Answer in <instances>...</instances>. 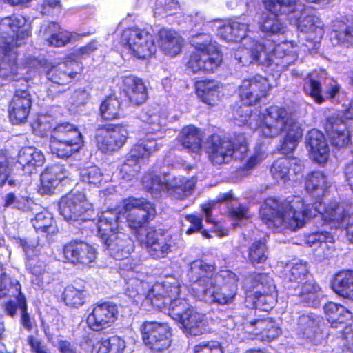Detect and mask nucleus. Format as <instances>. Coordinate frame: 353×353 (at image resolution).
<instances>
[{
  "instance_id": "nucleus-1",
  "label": "nucleus",
  "mask_w": 353,
  "mask_h": 353,
  "mask_svg": "<svg viewBox=\"0 0 353 353\" xmlns=\"http://www.w3.org/2000/svg\"><path fill=\"white\" fill-rule=\"evenodd\" d=\"M321 207L319 204L306 203L299 195H291L283 201L268 197L260 208L259 216L269 228L284 225L293 231L303 227L307 220L319 214L325 222L336 228L343 227L344 221L350 216L343 203Z\"/></svg>"
},
{
  "instance_id": "nucleus-2",
  "label": "nucleus",
  "mask_w": 353,
  "mask_h": 353,
  "mask_svg": "<svg viewBox=\"0 0 353 353\" xmlns=\"http://www.w3.org/2000/svg\"><path fill=\"white\" fill-rule=\"evenodd\" d=\"M31 34L30 24L21 14H12L0 20V77L4 80L18 81L20 68L17 62V47Z\"/></svg>"
},
{
  "instance_id": "nucleus-3",
  "label": "nucleus",
  "mask_w": 353,
  "mask_h": 353,
  "mask_svg": "<svg viewBox=\"0 0 353 353\" xmlns=\"http://www.w3.org/2000/svg\"><path fill=\"white\" fill-rule=\"evenodd\" d=\"M256 130L265 138H273L285 132L280 150L285 154L296 149L303 137L301 127L289 117L287 109L275 105L267 108L265 113L260 115Z\"/></svg>"
},
{
  "instance_id": "nucleus-4",
  "label": "nucleus",
  "mask_w": 353,
  "mask_h": 353,
  "mask_svg": "<svg viewBox=\"0 0 353 353\" xmlns=\"http://www.w3.org/2000/svg\"><path fill=\"white\" fill-rule=\"evenodd\" d=\"M118 214L112 212L103 213L98 219L97 229L110 254L116 259H126L132 250V241L123 232Z\"/></svg>"
},
{
  "instance_id": "nucleus-5",
  "label": "nucleus",
  "mask_w": 353,
  "mask_h": 353,
  "mask_svg": "<svg viewBox=\"0 0 353 353\" xmlns=\"http://www.w3.org/2000/svg\"><path fill=\"white\" fill-rule=\"evenodd\" d=\"M275 290L273 279L268 274L250 272L246 278L245 303L252 309L270 310L275 301Z\"/></svg>"
},
{
  "instance_id": "nucleus-6",
  "label": "nucleus",
  "mask_w": 353,
  "mask_h": 353,
  "mask_svg": "<svg viewBox=\"0 0 353 353\" xmlns=\"http://www.w3.org/2000/svg\"><path fill=\"white\" fill-rule=\"evenodd\" d=\"M83 143L79 129L70 122L59 123L50 132V150L52 154L59 158L67 159L79 152Z\"/></svg>"
},
{
  "instance_id": "nucleus-7",
  "label": "nucleus",
  "mask_w": 353,
  "mask_h": 353,
  "mask_svg": "<svg viewBox=\"0 0 353 353\" xmlns=\"http://www.w3.org/2000/svg\"><path fill=\"white\" fill-rule=\"evenodd\" d=\"M325 319L331 327L338 328L340 325H346L339 336V343L332 353H353V327L347 325L352 320V312L344 305L329 301L323 305Z\"/></svg>"
},
{
  "instance_id": "nucleus-8",
  "label": "nucleus",
  "mask_w": 353,
  "mask_h": 353,
  "mask_svg": "<svg viewBox=\"0 0 353 353\" xmlns=\"http://www.w3.org/2000/svg\"><path fill=\"white\" fill-rule=\"evenodd\" d=\"M295 45L293 41H283L276 43L274 40L264 39L256 41L250 49L252 62L259 65L270 67L274 63H283L282 60L286 57H294Z\"/></svg>"
},
{
  "instance_id": "nucleus-9",
  "label": "nucleus",
  "mask_w": 353,
  "mask_h": 353,
  "mask_svg": "<svg viewBox=\"0 0 353 353\" xmlns=\"http://www.w3.org/2000/svg\"><path fill=\"white\" fill-rule=\"evenodd\" d=\"M59 211L68 222L86 223L90 230L97 225L93 219L94 208L81 192L63 196L59 202Z\"/></svg>"
},
{
  "instance_id": "nucleus-10",
  "label": "nucleus",
  "mask_w": 353,
  "mask_h": 353,
  "mask_svg": "<svg viewBox=\"0 0 353 353\" xmlns=\"http://www.w3.org/2000/svg\"><path fill=\"white\" fill-rule=\"evenodd\" d=\"M142 343L150 353H166L173 342L172 329L167 322L144 321L140 325Z\"/></svg>"
},
{
  "instance_id": "nucleus-11",
  "label": "nucleus",
  "mask_w": 353,
  "mask_h": 353,
  "mask_svg": "<svg viewBox=\"0 0 353 353\" xmlns=\"http://www.w3.org/2000/svg\"><path fill=\"white\" fill-rule=\"evenodd\" d=\"M121 213L125 216L128 226L136 233L157 216L154 203L143 197L132 196L122 199Z\"/></svg>"
},
{
  "instance_id": "nucleus-12",
  "label": "nucleus",
  "mask_w": 353,
  "mask_h": 353,
  "mask_svg": "<svg viewBox=\"0 0 353 353\" xmlns=\"http://www.w3.org/2000/svg\"><path fill=\"white\" fill-rule=\"evenodd\" d=\"M216 276L215 266L202 259L194 261L188 272L190 281L197 286L194 287V289L198 293L209 297L211 303L220 304L221 293L219 288L215 284Z\"/></svg>"
},
{
  "instance_id": "nucleus-13",
  "label": "nucleus",
  "mask_w": 353,
  "mask_h": 353,
  "mask_svg": "<svg viewBox=\"0 0 353 353\" xmlns=\"http://www.w3.org/2000/svg\"><path fill=\"white\" fill-rule=\"evenodd\" d=\"M119 43L132 55L139 59H148L157 51L154 37L146 28H125L121 32Z\"/></svg>"
},
{
  "instance_id": "nucleus-14",
  "label": "nucleus",
  "mask_w": 353,
  "mask_h": 353,
  "mask_svg": "<svg viewBox=\"0 0 353 353\" xmlns=\"http://www.w3.org/2000/svg\"><path fill=\"white\" fill-rule=\"evenodd\" d=\"M299 0H263L265 8L270 12L263 14L259 21V30L265 35L284 34L286 25L279 17L294 12Z\"/></svg>"
},
{
  "instance_id": "nucleus-15",
  "label": "nucleus",
  "mask_w": 353,
  "mask_h": 353,
  "mask_svg": "<svg viewBox=\"0 0 353 353\" xmlns=\"http://www.w3.org/2000/svg\"><path fill=\"white\" fill-rule=\"evenodd\" d=\"M220 50L210 42L196 43L188 57L186 69L196 73H213L221 64Z\"/></svg>"
},
{
  "instance_id": "nucleus-16",
  "label": "nucleus",
  "mask_w": 353,
  "mask_h": 353,
  "mask_svg": "<svg viewBox=\"0 0 353 353\" xmlns=\"http://www.w3.org/2000/svg\"><path fill=\"white\" fill-rule=\"evenodd\" d=\"M95 139L98 149L112 154L121 148L128 138L127 125L123 123H105L97 127Z\"/></svg>"
},
{
  "instance_id": "nucleus-17",
  "label": "nucleus",
  "mask_w": 353,
  "mask_h": 353,
  "mask_svg": "<svg viewBox=\"0 0 353 353\" xmlns=\"http://www.w3.org/2000/svg\"><path fill=\"white\" fill-rule=\"evenodd\" d=\"M323 128L331 146L337 150L349 147L352 144V133L346 126L345 120L340 112L327 116Z\"/></svg>"
},
{
  "instance_id": "nucleus-18",
  "label": "nucleus",
  "mask_w": 353,
  "mask_h": 353,
  "mask_svg": "<svg viewBox=\"0 0 353 353\" xmlns=\"http://www.w3.org/2000/svg\"><path fill=\"white\" fill-rule=\"evenodd\" d=\"M28 85L16 88L8 103V118L13 125H23L28 122L32 108V99Z\"/></svg>"
},
{
  "instance_id": "nucleus-19",
  "label": "nucleus",
  "mask_w": 353,
  "mask_h": 353,
  "mask_svg": "<svg viewBox=\"0 0 353 353\" xmlns=\"http://www.w3.org/2000/svg\"><path fill=\"white\" fill-rule=\"evenodd\" d=\"M180 292V285L177 282H155L147 290L145 288L142 302L153 309L161 310L167 307L169 299L179 296Z\"/></svg>"
},
{
  "instance_id": "nucleus-20",
  "label": "nucleus",
  "mask_w": 353,
  "mask_h": 353,
  "mask_svg": "<svg viewBox=\"0 0 353 353\" xmlns=\"http://www.w3.org/2000/svg\"><path fill=\"white\" fill-rule=\"evenodd\" d=\"M118 317L117 305L110 301L96 303L86 317L88 327L93 332H103L112 327Z\"/></svg>"
},
{
  "instance_id": "nucleus-21",
  "label": "nucleus",
  "mask_w": 353,
  "mask_h": 353,
  "mask_svg": "<svg viewBox=\"0 0 353 353\" xmlns=\"http://www.w3.org/2000/svg\"><path fill=\"white\" fill-rule=\"evenodd\" d=\"M272 88L268 79L260 74L245 79L239 87V95L241 101L251 106L266 98Z\"/></svg>"
},
{
  "instance_id": "nucleus-22",
  "label": "nucleus",
  "mask_w": 353,
  "mask_h": 353,
  "mask_svg": "<svg viewBox=\"0 0 353 353\" xmlns=\"http://www.w3.org/2000/svg\"><path fill=\"white\" fill-rule=\"evenodd\" d=\"M141 244L150 257L159 259L166 257L172 250V237L161 229L150 228Z\"/></svg>"
},
{
  "instance_id": "nucleus-23",
  "label": "nucleus",
  "mask_w": 353,
  "mask_h": 353,
  "mask_svg": "<svg viewBox=\"0 0 353 353\" xmlns=\"http://www.w3.org/2000/svg\"><path fill=\"white\" fill-rule=\"evenodd\" d=\"M71 63H61L52 65L46 72L47 79L52 82L48 89V94L52 98L63 93L65 90H56V85L64 86L72 83L83 73V69L79 66L73 70Z\"/></svg>"
},
{
  "instance_id": "nucleus-24",
  "label": "nucleus",
  "mask_w": 353,
  "mask_h": 353,
  "mask_svg": "<svg viewBox=\"0 0 353 353\" xmlns=\"http://www.w3.org/2000/svg\"><path fill=\"white\" fill-rule=\"evenodd\" d=\"M62 254L66 262L72 264L88 265L97 258V251L90 244L81 240H71L62 249Z\"/></svg>"
},
{
  "instance_id": "nucleus-25",
  "label": "nucleus",
  "mask_w": 353,
  "mask_h": 353,
  "mask_svg": "<svg viewBox=\"0 0 353 353\" xmlns=\"http://www.w3.org/2000/svg\"><path fill=\"white\" fill-rule=\"evenodd\" d=\"M119 89L131 106H139L148 99V89L143 81L136 76H122Z\"/></svg>"
},
{
  "instance_id": "nucleus-26",
  "label": "nucleus",
  "mask_w": 353,
  "mask_h": 353,
  "mask_svg": "<svg viewBox=\"0 0 353 353\" xmlns=\"http://www.w3.org/2000/svg\"><path fill=\"white\" fill-rule=\"evenodd\" d=\"M246 332L252 339L261 341H271L277 339L282 332L281 327L270 318L256 319L244 324Z\"/></svg>"
},
{
  "instance_id": "nucleus-27",
  "label": "nucleus",
  "mask_w": 353,
  "mask_h": 353,
  "mask_svg": "<svg viewBox=\"0 0 353 353\" xmlns=\"http://www.w3.org/2000/svg\"><path fill=\"white\" fill-rule=\"evenodd\" d=\"M17 164L19 165L21 175L30 176L36 173L37 168L45 163L43 153L34 146L22 147L18 152Z\"/></svg>"
},
{
  "instance_id": "nucleus-28",
  "label": "nucleus",
  "mask_w": 353,
  "mask_h": 353,
  "mask_svg": "<svg viewBox=\"0 0 353 353\" xmlns=\"http://www.w3.org/2000/svg\"><path fill=\"white\" fill-rule=\"evenodd\" d=\"M307 145L312 159L316 163L324 166L330 156V148L323 132L312 129L307 133Z\"/></svg>"
},
{
  "instance_id": "nucleus-29",
  "label": "nucleus",
  "mask_w": 353,
  "mask_h": 353,
  "mask_svg": "<svg viewBox=\"0 0 353 353\" xmlns=\"http://www.w3.org/2000/svg\"><path fill=\"white\" fill-rule=\"evenodd\" d=\"M291 170L294 175L302 173L303 162L296 157H282L275 159L270 168V174L275 180H289Z\"/></svg>"
},
{
  "instance_id": "nucleus-30",
  "label": "nucleus",
  "mask_w": 353,
  "mask_h": 353,
  "mask_svg": "<svg viewBox=\"0 0 353 353\" xmlns=\"http://www.w3.org/2000/svg\"><path fill=\"white\" fill-rule=\"evenodd\" d=\"M19 244L25 254V264L28 272L37 278L43 276L46 263L41 256L38 246L30 244L26 239H20Z\"/></svg>"
},
{
  "instance_id": "nucleus-31",
  "label": "nucleus",
  "mask_w": 353,
  "mask_h": 353,
  "mask_svg": "<svg viewBox=\"0 0 353 353\" xmlns=\"http://www.w3.org/2000/svg\"><path fill=\"white\" fill-rule=\"evenodd\" d=\"M203 133L199 128L190 124L181 128L176 141L183 150L199 154L203 148Z\"/></svg>"
},
{
  "instance_id": "nucleus-32",
  "label": "nucleus",
  "mask_w": 353,
  "mask_h": 353,
  "mask_svg": "<svg viewBox=\"0 0 353 353\" xmlns=\"http://www.w3.org/2000/svg\"><path fill=\"white\" fill-rule=\"evenodd\" d=\"M301 31L306 33V40L313 43H319L324 34L323 22L314 14L302 12L297 19Z\"/></svg>"
},
{
  "instance_id": "nucleus-33",
  "label": "nucleus",
  "mask_w": 353,
  "mask_h": 353,
  "mask_svg": "<svg viewBox=\"0 0 353 353\" xmlns=\"http://www.w3.org/2000/svg\"><path fill=\"white\" fill-rule=\"evenodd\" d=\"M87 295L85 282L75 280L64 288L61 299L66 306L77 309L85 303Z\"/></svg>"
},
{
  "instance_id": "nucleus-34",
  "label": "nucleus",
  "mask_w": 353,
  "mask_h": 353,
  "mask_svg": "<svg viewBox=\"0 0 353 353\" xmlns=\"http://www.w3.org/2000/svg\"><path fill=\"white\" fill-rule=\"evenodd\" d=\"M331 288L339 297L353 301V270L336 272L331 280Z\"/></svg>"
},
{
  "instance_id": "nucleus-35",
  "label": "nucleus",
  "mask_w": 353,
  "mask_h": 353,
  "mask_svg": "<svg viewBox=\"0 0 353 353\" xmlns=\"http://www.w3.org/2000/svg\"><path fill=\"white\" fill-rule=\"evenodd\" d=\"M305 190L316 201L313 203L322 205L321 200L327 192V179L320 171H312L306 176L304 182Z\"/></svg>"
},
{
  "instance_id": "nucleus-36",
  "label": "nucleus",
  "mask_w": 353,
  "mask_h": 353,
  "mask_svg": "<svg viewBox=\"0 0 353 353\" xmlns=\"http://www.w3.org/2000/svg\"><path fill=\"white\" fill-rule=\"evenodd\" d=\"M157 36L160 48L165 54L174 57L181 52L183 41L176 30L161 28L158 30Z\"/></svg>"
},
{
  "instance_id": "nucleus-37",
  "label": "nucleus",
  "mask_w": 353,
  "mask_h": 353,
  "mask_svg": "<svg viewBox=\"0 0 353 353\" xmlns=\"http://www.w3.org/2000/svg\"><path fill=\"white\" fill-rule=\"evenodd\" d=\"M330 39L336 45L353 48V20H334L330 30Z\"/></svg>"
},
{
  "instance_id": "nucleus-38",
  "label": "nucleus",
  "mask_w": 353,
  "mask_h": 353,
  "mask_svg": "<svg viewBox=\"0 0 353 353\" xmlns=\"http://www.w3.org/2000/svg\"><path fill=\"white\" fill-rule=\"evenodd\" d=\"M288 288H294V292L292 293V295L298 296L301 302L307 305L313 307L319 303L318 294L321 291V288L312 276L301 283L296 284L294 287L290 285Z\"/></svg>"
},
{
  "instance_id": "nucleus-39",
  "label": "nucleus",
  "mask_w": 353,
  "mask_h": 353,
  "mask_svg": "<svg viewBox=\"0 0 353 353\" xmlns=\"http://www.w3.org/2000/svg\"><path fill=\"white\" fill-rule=\"evenodd\" d=\"M195 93L201 101L210 106H214L220 101L219 85L214 79L198 80L194 83Z\"/></svg>"
},
{
  "instance_id": "nucleus-40",
  "label": "nucleus",
  "mask_w": 353,
  "mask_h": 353,
  "mask_svg": "<svg viewBox=\"0 0 353 353\" xmlns=\"http://www.w3.org/2000/svg\"><path fill=\"white\" fill-rule=\"evenodd\" d=\"M43 34L48 37V45L52 47H63L75 40L72 32L62 30L60 25L54 21H50L47 24Z\"/></svg>"
},
{
  "instance_id": "nucleus-41",
  "label": "nucleus",
  "mask_w": 353,
  "mask_h": 353,
  "mask_svg": "<svg viewBox=\"0 0 353 353\" xmlns=\"http://www.w3.org/2000/svg\"><path fill=\"white\" fill-rule=\"evenodd\" d=\"M158 148L155 139H141L132 145L127 153L128 161H134L139 164L141 161L148 160Z\"/></svg>"
},
{
  "instance_id": "nucleus-42",
  "label": "nucleus",
  "mask_w": 353,
  "mask_h": 353,
  "mask_svg": "<svg viewBox=\"0 0 353 353\" xmlns=\"http://www.w3.org/2000/svg\"><path fill=\"white\" fill-rule=\"evenodd\" d=\"M99 114L105 121L120 119L123 117L121 101L114 94L105 96L99 105Z\"/></svg>"
},
{
  "instance_id": "nucleus-43",
  "label": "nucleus",
  "mask_w": 353,
  "mask_h": 353,
  "mask_svg": "<svg viewBox=\"0 0 353 353\" xmlns=\"http://www.w3.org/2000/svg\"><path fill=\"white\" fill-rule=\"evenodd\" d=\"M222 163H227L233 159L234 153L244 154L248 151V145L245 139L234 137L230 139H222Z\"/></svg>"
},
{
  "instance_id": "nucleus-44",
  "label": "nucleus",
  "mask_w": 353,
  "mask_h": 353,
  "mask_svg": "<svg viewBox=\"0 0 353 353\" xmlns=\"http://www.w3.org/2000/svg\"><path fill=\"white\" fill-rule=\"evenodd\" d=\"M308 276L311 277V275L310 265L307 261L300 260L292 264H287L285 268L283 277L290 283L299 284Z\"/></svg>"
},
{
  "instance_id": "nucleus-45",
  "label": "nucleus",
  "mask_w": 353,
  "mask_h": 353,
  "mask_svg": "<svg viewBox=\"0 0 353 353\" xmlns=\"http://www.w3.org/2000/svg\"><path fill=\"white\" fill-rule=\"evenodd\" d=\"M239 278L233 272L222 270V304L232 303L237 292Z\"/></svg>"
},
{
  "instance_id": "nucleus-46",
  "label": "nucleus",
  "mask_w": 353,
  "mask_h": 353,
  "mask_svg": "<svg viewBox=\"0 0 353 353\" xmlns=\"http://www.w3.org/2000/svg\"><path fill=\"white\" fill-rule=\"evenodd\" d=\"M57 169L56 166H48L41 172L38 186V192L41 194L50 195L54 193L61 181V178L57 176Z\"/></svg>"
},
{
  "instance_id": "nucleus-47",
  "label": "nucleus",
  "mask_w": 353,
  "mask_h": 353,
  "mask_svg": "<svg viewBox=\"0 0 353 353\" xmlns=\"http://www.w3.org/2000/svg\"><path fill=\"white\" fill-rule=\"evenodd\" d=\"M248 25L236 21L222 24V39L228 42H238L246 37Z\"/></svg>"
},
{
  "instance_id": "nucleus-48",
  "label": "nucleus",
  "mask_w": 353,
  "mask_h": 353,
  "mask_svg": "<svg viewBox=\"0 0 353 353\" xmlns=\"http://www.w3.org/2000/svg\"><path fill=\"white\" fill-rule=\"evenodd\" d=\"M305 241L310 246L319 245L323 250L327 248V252H324L325 258H327L335 250L334 238L330 232L327 231L310 233L306 236Z\"/></svg>"
},
{
  "instance_id": "nucleus-49",
  "label": "nucleus",
  "mask_w": 353,
  "mask_h": 353,
  "mask_svg": "<svg viewBox=\"0 0 353 353\" xmlns=\"http://www.w3.org/2000/svg\"><path fill=\"white\" fill-rule=\"evenodd\" d=\"M35 230L47 234H54L59 231L56 221L52 214L48 211H42L37 213L32 220Z\"/></svg>"
},
{
  "instance_id": "nucleus-50",
  "label": "nucleus",
  "mask_w": 353,
  "mask_h": 353,
  "mask_svg": "<svg viewBox=\"0 0 353 353\" xmlns=\"http://www.w3.org/2000/svg\"><path fill=\"white\" fill-rule=\"evenodd\" d=\"M202 321L203 319L200 314L191 308L183 319L179 322L181 323L186 334L191 336H198L202 333Z\"/></svg>"
},
{
  "instance_id": "nucleus-51",
  "label": "nucleus",
  "mask_w": 353,
  "mask_h": 353,
  "mask_svg": "<svg viewBox=\"0 0 353 353\" xmlns=\"http://www.w3.org/2000/svg\"><path fill=\"white\" fill-rule=\"evenodd\" d=\"M3 297H14L18 303L19 298L25 297L20 283L12 280L8 274L0 279V298Z\"/></svg>"
},
{
  "instance_id": "nucleus-52",
  "label": "nucleus",
  "mask_w": 353,
  "mask_h": 353,
  "mask_svg": "<svg viewBox=\"0 0 353 353\" xmlns=\"http://www.w3.org/2000/svg\"><path fill=\"white\" fill-rule=\"evenodd\" d=\"M146 283L137 279L130 278L125 282V294L132 302L143 301Z\"/></svg>"
},
{
  "instance_id": "nucleus-53",
  "label": "nucleus",
  "mask_w": 353,
  "mask_h": 353,
  "mask_svg": "<svg viewBox=\"0 0 353 353\" xmlns=\"http://www.w3.org/2000/svg\"><path fill=\"white\" fill-rule=\"evenodd\" d=\"M125 341L117 335L100 341L97 353H123Z\"/></svg>"
},
{
  "instance_id": "nucleus-54",
  "label": "nucleus",
  "mask_w": 353,
  "mask_h": 353,
  "mask_svg": "<svg viewBox=\"0 0 353 353\" xmlns=\"http://www.w3.org/2000/svg\"><path fill=\"white\" fill-rule=\"evenodd\" d=\"M168 314L175 321L182 320L192 308L185 299L175 296L168 300Z\"/></svg>"
},
{
  "instance_id": "nucleus-55",
  "label": "nucleus",
  "mask_w": 353,
  "mask_h": 353,
  "mask_svg": "<svg viewBox=\"0 0 353 353\" xmlns=\"http://www.w3.org/2000/svg\"><path fill=\"white\" fill-rule=\"evenodd\" d=\"M12 170V158L6 150H0V187L3 186L6 182L10 186L16 185L14 179H9Z\"/></svg>"
},
{
  "instance_id": "nucleus-56",
  "label": "nucleus",
  "mask_w": 353,
  "mask_h": 353,
  "mask_svg": "<svg viewBox=\"0 0 353 353\" xmlns=\"http://www.w3.org/2000/svg\"><path fill=\"white\" fill-rule=\"evenodd\" d=\"M145 188L148 192L154 196H159L162 192H167L168 181H163L156 174H148L144 177Z\"/></svg>"
},
{
  "instance_id": "nucleus-57",
  "label": "nucleus",
  "mask_w": 353,
  "mask_h": 353,
  "mask_svg": "<svg viewBox=\"0 0 353 353\" xmlns=\"http://www.w3.org/2000/svg\"><path fill=\"white\" fill-rule=\"evenodd\" d=\"M303 91L306 95L310 97L317 104H321L325 101V99L322 95L321 83L317 79L311 77H307Z\"/></svg>"
},
{
  "instance_id": "nucleus-58",
  "label": "nucleus",
  "mask_w": 353,
  "mask_h": 353,
  "mask_svg": "<svg viewBox=\"0 0 353 353\" xmlns=\"http://www.w3.org/2000/svg\"><path fill=\"white\" fill-rule=\"evenodd\" d=\"M194 187V184L188 179L174 184L168 182L166 192L177 199H183L187 195L192 193Z\"/></svg>"
},
{
  "instance_id": "nucleus-59",
  "label": "nucleus",
  "mask_w": 353,
  "mask_h": 353,
  "mask_svg": "<svg viewBox=\"0 0 353 353\" xmlns=\"http://www.w3.org/2000/svg\"><path fill=\"white\" fill-rule=\"evenodd\" d=\"M267 248L261 240L254 241L249 248L248 259L253 264L263 263L267 260Z\"/></svg>"
},
{
  "instance_id": "nucleus-60",
  "label": "nucleus",
  "mask_w": 353,
  "mask_h": 353,
  "mask_svg": "<svg viewBox=\"0 0 353 353\" xmlns=\"http://www.w3.org/2000/svg\"><path fill=\"white\" fill-rule=\"evenodd\" d=\"M206 153L210 161L213 164H219V157H221V136L217 134H212L208 137L206 141Z\"/></svg>"
},
{
  "instance_id": "nucleus-61",
  "label": "nucleus",
  "mask_w": 353,
  "mask_h": 353,
  "mask_svg": "<svg viewBox=\"0 0 353 353\" xmlns=\"http://www.w3.org/2000/svg\"><path fill=\"white\" fill-rule=\"evenodd\" d=\"M266 157L265 152L261 145H258L254 148V153L250 156L245 162L240 167L239 170L243 173L254 170L257 165Z\"/></svg>"
},
{
  "instance_id": "nucleus-62",
  "label": "nucleus",
  "mask_w": 353,
  "mask_h": 353,
  "mask_svg": "<svg viewBox=\"0 0 353 353\" xmlns=\"http://www.w3.org/2000/svg\"><path fill=\"white\" fill-rule=\"evenodd\" d=\"M19 309L21 311L20 323L28 332H31L36 325L35 321L28 312V303L26 297L19 299Z\"/></svg>"
},
{
  "instance_id": "nucleus-63",
  "label": "nucleus",
  "mask_w": 353,
  "mask_h": 353,
  "mask_svg": "<svg viewBox=\"0 0 353 353\" xmlns=\"http://www.w3.org/2000/svg\"><path fill=\"white\" fill-rule=\"evenodd\" d=\"M139 164L134 161H128V157L126 158L119 168V174L123 179L126 181L131 180L139 172Z\"/></svg>"
},
{
  "instance_id": "nucleus-64",
  "label": "nucleus",
  "mask_w": 353,
  "mask_h": 353,
  "mask_svg": "<svg viewBox=\"0 0 353 353\" xmlns=\"http://www.w3.org/2000/svg\"><path fill=\"white\" fill-rule=\"evenodd\" d=\"M298 325L303 334L314 332L318 326V321L316 317L304 314L299 317Z\"/></svg>"
}]
</instances>
